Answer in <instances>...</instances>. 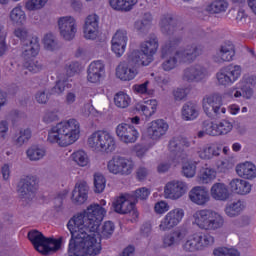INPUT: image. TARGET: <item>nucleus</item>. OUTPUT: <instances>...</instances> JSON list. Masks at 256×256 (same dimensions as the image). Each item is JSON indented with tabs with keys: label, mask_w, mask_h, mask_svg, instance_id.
Masks as SVG:
<instances>
[{
	"label": "nucleus",
	"mask_w": 256,
	"mask_h": 256,
	"mask_svg": "<svg viewBox=\"0 0 256 256\" xmlns=\"http://www.w3.org/2000/svg\"><path fill=\"white\" fill-rule=\"evenodd\" d=\"M88 195L89 186L87 185V182H78L72 191V201L76 205H83V203L87 201Z\"/></svg>",
	"instance_id": "30"
},
{
	"label": "nucleus",
	"mask_w": 256,
	"mask_h": 256,
	"mask_svg": "<svg viewBox=\"0 0 256 256\" xmlns=\"http://www.w3.org/2000/svg\"><path fill=\"white\" fill-rule=\"evenodd\" d=\"M192 217L193 225H197L203 231H217L225 225V218L212 209L197 210Z\"/></svg>",
	"instance_id": "3"
},
{
	"label": "nucleus",
	"mask_w": 256,
	"mask_h": 256,
	"mask_svg": "<svg viewBox=\"0 0 256 256\" xmlns=\"http://www.w3.org/2000/svg\"><path fill=\"white\" fill-rule=\"evenodd\" d=\"M182 173L184 177H187L188 179H192V177H195V174L197 173V163L195 162H187L182 167Z\"/></svg>",
	"instance_id": "51"
},
{
	"label": "nucleus",
	"mask_w": 256,
	"mask_h": 256,
	"mask_svg": "<svg viewBox=\"0 0 256 256\" xmlns=\"http://www.w3.org/2000/svg\"><path fill=\"white\" fill-rule=\"evenodd\" d=\"M105 208L91 204L83 214L73 216L67 223L71 238L68 244V256H97L101 253V239H111L115 233V224L106 221Z\"/></svg>",
	"instance_id": "1"
},
{
	"label": "nucleus",
	"mask_w": 256,
	"mask_h": 256,
	"mask_svg": "<svg viewBox=\"0 0 256 256\" xmlns=\"http://www.w3.org/2000/svg\"><path fill=\"white\" fill-rule=\"evenodd\" d=\"M137 109L146 116V119H149L150 117H153L157 111V100H148L144 105H139Z\"/></svg>",
	"instance_id": "41"
},
{
	"label": "nucleus",
	"mask_w": 256,
	"mask_h": 256,
	"mask_svg": "<svg viewBox=\"0 0 256 256\" xmlns=\"http://www.w3.org/2000/svg\"><path fill=\"white\" fill-rule=\"evenodd\" d=\"M88 146L94 151H105L113 153L115 149V138L106 131H96L88 137Z\"/></svg>",
	"instance_id": "7"
},
{
	"label": "nucleus",
	"mask_w": 256,
	"mask_h": 256,
	"mask_svg": "<svg viewBox=\"0 0 256 256\" xmlns=\"http://www.w3.org/2000/svg\"><path fill=\"white\" fill-rule=\"evenodd\" d=\"M203 111L209 119H220L225 115L227 109L223 106V96L221 94L206 95L202 100Z\"/></svg>",
	"instance_id": "8"
},
{
	"label": "nucleus",
	"mask_w": 256,
	"mask_h": 256,
	"mask_svg": "<svg viewBox=\"0 0 256 256\" xmlns=\"http://www.w3.org/2000/svg\"><path fill=\"white\" fill-rule=\"evenodd\" d=\"M133 161L125 157L115 156L107 164L109 173L113 175H131L133 173Z\"/></svg>",
	"instance_id": "11"
},
{
	"label": "nucleus",
	"mask_w": 256,
	"mask_h": 256,
	"mask_svg": "<svg viewBox=\"0 0 256 256\" xmlns=\"http://www.w3.org/2000/svg\"><path fill=\"white\" fill-rule=\"evenodd\" d=\"M203 53L201 47L192 44L176 51L179 63H193Z\"/></svg>",
	"instance_id": "22"
},
{
	"label": "nucleus",
	"mask_w": 256,
	"mask_h": 256,
	"mask_svg": "<svg viewBox=\"0 0 256 256\" xmlns=\"http://www.w3.org/2000/svg\"><path fill=\"white\" fill-rule=\"evenodd\" d=\"M213 255L214 256H240L241 254L237 249L219 247L214 249Z\"/></svg>",
	"instance_id": "52"
},
{
	"label": "nucleus",
	"mask_w": 256,
	"mask_h": 256,
	"mask_svg": "<svg viewBox=\"0 0 256 256\" xmlns=\"http://www.w3.org/2000/svg\"><path fill=\"white\" fill-rule=\"evenodd\" d=\"M236 173L242 179H255L256 167L251 162H245L236 166Z\"/></svg>",
	"instance_id": "35"
},
{
	"label": "nucleus",
	"mask_w": 256,
	"mask_h": 256,
	"mask_svg": "<svg viewBox=\"0 0 256 256\" xmlns=\"http://www.w3.org/2000/svg\"><path fill=\"white\" fill-rule=\"evenodd\" d=\"M184 217L185 210L182 208L170 210L160 222V231H171V229H175V227H177V225L183 221Z\"/></svg>",
	"instance_id": "14"
},
{
	"label": "nucleus",
	"mask_w": 256,
	"mask_h": 256,
	"mask_svg": "<svg viewBox=\"0 0 256 256\" xmlns=\"http://www.w3.org/2000/svg\"><path fill=\"white\" fill-rule=\"evenodd\" d=\"M112 207L115 213L119 215H127L131 211L135 213V201H133V196L129 193L116 197L112 203Z\"/></svg>",
	"instance_id": "15"
},
{
	"label": "nucleus",
	"mask_w": 256,
	"mask_h": 256,
	"mask_svg": "<svg viewBox=\"0 0 256 256\" xmlns=\"http://www.w3.org/2000/svg\"><path fill=\"white\" fill-rule=\"evenodd\" d=\"M72 160L79 165V167H87L89 165V156L83 150H78L72 154Z\"/></svg>",
	"instance_id": "47"
},
{
	"label": "nucleus",
	"mask_w": 256,
	"mask_h": 256,
	"mask_svg": "<svg viewBox=\"0 0 256 256\" xmlns=\"http://www.w3.org/2000/svg\"><path fill=\"white\" fill-rule=\"evenodd\" d=\"M182 249L186 253H195V251H201V249H203V236L199 234L189 236L182 245Z\"/></svg>",
	"instance_id": "32"
},
{
	"label": "nucleus",
	"mask_w": 256,
	"mask_h": 256,
	"mask_svg": "<svg viewBox=\"0 0 256 256\" xmlns=\"http://www.w3.org/2000/svg\"><path fill=\"white\" fill-rule=\"evenodd\" d=\"M208 75L207 68L201 64H194L182 71L184 83H201Z\"/></svg>",
	"instance_id": "13"
},
{
	"label": "nucleus",
	"mask_w": 256,
	"mask_h": 256,
	"mask_svg": "<svg viewBox=\"0 0 256 256\" xmlns=\"http://www.w3.org/2000/svg\"><path fill=\"white\" fill-rule=\"evenodd\" d=\"M45 148H39L37 146L30 147L27 151V157L30 161H40L46 155Z\"/></svg>",
	"instance_id": "45"
},
{
	"label": "nucleus",
	"mask_w": 256,
	"mask_h": 256,
	"mask_svg": "<svg viewBox=\"0 0 256 256\" xmlns=\"http://www.w3.org/2000/svg\"><path fill=\"white\" fill-rule=\"evenodd\" d=\"M17 193L23 203H31L37 193V181L35 177L27 176L22 178L18 183Z\"/></svg>",
	"instance_id": "10"
},
{
	"label": "nucleus",
	"mask_w": 256,
	"mask_h": 256,
	"mask_svg": "<svg viewBox=\"0 0 256 256\" xmlns=\"http://www.w3.org/2000/svg\"><path fill=\"white\" fill-rule=\"evenodd\" d=\"M14 35L18 39H20V41H22V43H24V41H29V37H31V36H29V30L25 27L16 28L14 30Z\"/></svg>",
	"instance_id": "57"
},
{
	"label": "nucleus",
	"mask_w": 256,
	"mask_h": 256,
	"mask_svg": "<svg viewBox=\"0 0 256 256\" xmlns=\"http://www.w3.org/2000/svg\"><path fill=\"white\" fill-rule=\"evenodd\" d=\"M139 67H143V64L137 60V56L130 54L127 61L117 66L116 77L121 81H133L139 75Z\"/></svg>",
	"instance_id": "9"
},
{
	"label": "nucleus",
	"mask_w": 256,
	"mask_h": 256,
	"mask_svg": "<svg viewBox=\"0 0 256 256\" xmlns=\"http://www.w3.org/2000/svg\"><path fill=\"white\" fill-rule=\"evenodd\" d=\"M65 87H67V81H57L55 86L51 89V95H62V93H65Z\"/></svg>",
	"instance_id": "56"
},
{
	"label": "nucleus",
	"mask_w": 256,
	"mask_h": 256,
	"mask_svg": "<svg viewBox=\"0 0 256 256\" xmlns=\"http://www.w3.org/2000/svg\"><path fill=\"white\" fill-rule=\"evenodd\" d=\"M246 204L244 200H235L233 202H229L225 205L224 213L227 217L234 219L235 217H239L245 210Z\"/></svg>",
	"instance_id": "33"
},
{
	"label": "nucleus",
	"mask_w": 256,
	"mask_h": 256,
	"mask_svg": "<svg viewBox=\"0 0 256 256\" xmlns=\"http://www.w3.org/2000/svg\"><path fill=\"white\" fill-rule=\"evenodd\" d=\"M58 27L61 37L65 41H71L75 39V33H77V22L75 18L71 16H64L59 18Z\"/></svg>",
	"instance_id": "16"
},
{
	"label": "nucleus",
	"mask_w": 256,
	"mask_h": 256,
	"mask_svg": "<svg viewBox=\"0 0 256 256\" xmlns=\"http://www.w3.org/2000/svg\"><path fill=\"white\" fill-rule=\"evenodd\" d=\"M114 103L119 109H127L131 105V97L125 92H118L114 96Z\"/></svg>",
	"instance_id": "42"
},
{
	"label": "nucleus",
	"mask_w": 256,
	"mask_h": 256,
	"mask_svg": "<svg viewBox=\"0 0 256 256\" xmlns=\"http://www.w3.org/2000/svg\"><path fill=\"white\" fill-rule=\"evenodd\" d=\"M44 5H47V0H27L25 8L28 11H37L43 9Z\"/></svg>",
	"instance_id": "54"
},
{
	"label": "nucleus",
	"mask_w": 256,
	"mask_h": 256,
	"mask_svg": "<svg viewBox=\"0 0 256 256\" xmlns=\"http://www.w3.org/2000/svg\"><path fill=\"white\" fill-rule=\"evenodd\" d=\"M36 101L41 105H45L47 101H49V94H47V91L45 90L38 91L36 93Z\"/></svg>",
	"instance_id": "61"
},
{
	"label": "nucleus",
	"mask_w": 256,
	"mask_h": 256,
	"mask_svg": "<svg viewBox=\"0 0 256 256\" xmlns=\"http://www.w3.org/2000/svg\"><path fill=\"white\" fill-rule=\"evenodd\" d=\"M28 239L39 253L42 255H49V253H55L61 249V244L63 243V236L58 239L47 238L43 233L38 230H32L28 232Z\"/></svg>",
	"instance_id": "4"
},
{
	"label": "nucleus",
	"mask_w": 256,
	"mask_h": 256,
	"mask_svg": "<svg viewBox=\"0 0 256 256\" xmlns=\"http://www.w3.org/2000/svg\"><path fill=\"white\" fill-rule=\"evenodd\" d=\"M205 131L212 137H219L221 135H228L233 131V122L223 119L218 123L210 122L206 125Z\"/></svg>",
	"instance_id": "21"
},
{
	"label": "nucleus",
	"mask_w": 256,
	"mask_h": 256,
	"mask_svg": "<svg viewBox=\"0 0 256 256\" xmlns=\"http://www.w3.org/2000/svg\"><path fill=\"white\" fill-rule=\"evenodd\" d=\"M215 177H217V172L213 168H203L198 175L199 183L203 184L210 183Z\"/></svg>",
	"instance_id": "46"
},
{
	"label": "nucleus",
	"mask_w": 256,
	"mask_h": 256,
	"mask_svg": "<svg viewBox=\"0 0 256 256\" xmlns=\"http://www.w3.org/2000/svg\"><path fill=\"white\" fill-rule=\"evenodd\" d=\"M24 69H27L30 71V73H39V71H42L43 69V64L37 60L33 59H25L23 63Z\"/></svg>",
	"instance_id": "49"
},
{
	"label": "nucleus",
	"mask_w": 256,
	"mask_h": 256,
	"mask_svg": "<svg viewBox=\"0 0 256 256\" xmlns=\"http://www.w3.org/2000/svg\"><path fill=\"white\" fill-rule=\"evenodd\" d=\"M147 175H149V170L143 166H140L136 171L138 181H145V179H147Z\"/></svg>",
	"instance_id": "62"
},
{
	"label": "nucleus",
	"mask_w": 256,
	"mask_h": 256,
	"mask_svg": "<svg viewBox=\"0 0 256 256\" xmlns=\"http://www.w3.org/2000/svg\"><path fill=\"white\" fill-rule=\"evenodd\" d=\"M41 51V44H39V37L33 35L22 43V57L24 59H33L39 55Z\"/></svg>",
	"instance_id": "23"
},
{
	"label": "nucleus",
	"mask_w": 256,
	"mask_h": 256,
	"mask_svg": "<svg viewBox=\"0 0 256 256\" xmlns=\"http://www.w3.org/2000/svg\"><path fill=\"white\" fill-rule=\"evenodd\" d=\"M83 29L85 39L95 41L99 37V17L97 14H91L86 18Z\"/></svg>",
	"instance_id": "24"
},
{
	"label": "nucleus",
	"mask_w": 256,
	"mask_h": 256,
	"mask_svg": "<svg viewBox=\"0 0 256 256\" xmlns=\"http://www.w3.org/2000/svg\"><path fill=\"white\" fill-rule=\"evenodd\" d=\"M102 79H105V64L101 60L91 62L87 68V81L97 85Z\"/></svg>",
	"instance_id": "19"
},
{
	"label": "nucleus",
	"mask_w": 256,
	"mask_h": 256,
	"mask_svg": "<svg viewBox=\"0 0 256 256\" xmlns=\"http://www.w3.org/2000/svg\"><path fill=\"white\" fill-rule=\"evenodd\" d=\"M169 131V124L163 119H157L150 123L147 133L153 141H159Z\"/></svg>",
	"instance_id": "25"
},
{
	"label": "nucleus",
	"mask_w": 256,
	"mask_h": 256,
	"mask_svg": "<svg viewBox=\"0 0 256 256\" xmlns=\"http://www.w3.org/2000/svg\"><path fill=\"white\" fill-rule=\"evenodd\" d=\"M81 71V64L79 62H71L69 65L66 66V73L68 77H73L77 75Z\"/></svg>",
	"instance_id": "58"
},
{
	"label": "nucleus",
	"mask_w": 256,
	"mask_h": 256,
	"mask_svg": "<svg viewBox=\"0 0 256 256\" xmlns=\"http://www.w3.org/2000/svg\"><path fill=\"white\" fill-rule=\"evenodd\" d=\"M185 195V183L177 180L170 181L164 188V196L166 199L173 201L181 199Z\"/></svg>",
	"instance_id": "26"
},
{
	"label": "nucleus",
	"mask_w": 256,
	"mask_h": 256,
	"mask_svg": "<svg viewBox=\"0 0 256 256\" xmlns=\"http://www.w3.org/2000/svg\"><path fill=\"white\" fill-rule=\"evenodd\" d=\"M81 125L76 119L62 121L52 127L48 133L49 143H58L60 147H69L79 139Z\"/></svg>",
	"instance_id": "2"
},
{
	"label": "nucleus",
	"mask_w": 256,
	"mask_h": 256,
	"mask_svg": "<svg viewBox=\"0 0 256 256\" xmlns=\"http://www.w3.org/2000/svg\"><path fill=\"white\" fill-rule=\"evenodd\" d=\"M189 199L192 203H195V205L204 206L209 203L211 197L209 196L207 188L203 186H195L189 192Z\"/></svg>",
	"instance_id": "29"
},
{
	"label": "nucleus",
	"mask_w": 256,
	"mask_h": 256,
	"mask_svg": "<svg viewBox=\"0 0 256 256\" xmlns=\"http://www.w3.org/2000/svg\"><path fill=\"white\" fill-rule=\"evenodd\" d=\"M128 41L127 30L120 29L116 31L112 38V51L117 57H121L125 53Z\"/></svg>",
	"instance_id": "27"
},
{
	"label": "nucleus",
	"mask_w": 256,
	"mask_h": 256,
	"mask_svg": "<svg viewBox=\"0 0 256 256\" xmlns=\"http://www.w3.org/2000/svg\"><path fill=\"white\" fill-rule=\"evenodd\" d=\"M227 9H229L227 0H213L206 6L205 11L210 15H219V13H225Z\"/></svg>",
	"instance_id": "38"
},
{
	"label": "nucleus",
	"mask_w": 256,
	"mask_h": 256,
	"mask_svg": "<svg viewBox=\"0 0 256 256\" xmlns=\"http://www.w3.org/2000/svg\"><path fill=\"white\" fill-rule=\"evenodd\" d=\"M239 77H241V66L239 65H228L220 69L216 74L219 85H224L225 87L233 85Z\"/></svg>",
	"instance_id": "12"
},
{
	"label": "nucleus",
	"mask_w": 256,
	"mask_h": 256,
	"mask_svg": "<svg viewBox=\"0 0 256 256\" xmlns=\"http://www.w3.org/2000/svg\"><path fill=\"white\" fill-rule=\"evenodd\" d=\"M235 57V45L231 41H226L220 45L213 56L214 63H229Z\"/></svg>",
	"instance_id": "18"
},
{
	"label": "nucleus",
	"mask_w": 256,
	"mask_h": 256,
	"mask_svg": "<svg viewBox=\"0 0 256 256\" xmlns=\"http://www.w3.org/2000/svg\"><path fill=\"white\" fill-rule=\"evenodd\" d=\"M153 21V16L151 13H145L142 20H137L134 24V29L140 35H147L149 29L151 28V22Z\"/></svg>",
	"instance_id": "40"
},
{
	"label": "nucleus",
	"mask_w": 256,
	"mask_h": 256,
	"mask_svg": "<svg viewBox=\"0 0 256 256\" xmlns=\"http://www.w3.org/2000/svg\"><path fill=\"white\" fill-rule=\"evenodd\" d=\"M44 48L47 51H55V49H59V44L57 43V38L52 33L46 34L44 36Z\"/></svg>",
	"instance_id": "50"
},
{
	"label": "nucleus",
	"mask_w": 256,
	"mask_h": 256,
	"mask_svg": "<svg viewBox=\"0 0 256 256\" xmlns=\"http://www.w3.org/2000/svg\"><path fill=\"white\" fill-rule=\"evenodd\" d=\"M147 87H149V81H145L142 84H136L133 86V90L136 93H140L141 95H145V93H147Z\"/></svg>",
	"instance_id": "64"
},
{
	"label": "nucleus",
	"mask_w": 256,
	"mask_h": 256,
	"mask_svg": "<svg viewBox=\"0 0 256 256\" xmlns=\"http://www.w3.org/2000/svg\"><path fill=\"white\" fill-rule=\"evenodd\" d=\"M181 113L182 119H184V121H193L197 119V117H199V109L197 107V104L193 102H186L182 106Z\"/></svg>",
	"instance_id": "36"
},
{
	"label": "nucleus",
	"mask_w": 256,
	"mask_h": 256,
	"mask_svg": "<svg viewBox=\"0 0 256 256\" xmlns=\"http://www.w3.org/2000/svg\"><path fill=\"white\" fill-rule=\"evenodd\" d=\"M181 43L180 37L171 38L166 41L161 48L162 57L166 60L162 63L161 67L163 71H173L179 63V57L176 55L175 49L179 47Z\"/></svg>",
	"instance_id": "5"
},
{
	"label": "nucleus",
	"mask_w": 256,
	"mask_h": 256,
	"mask_svg": "<svg viewBox=\"0 0 256 256\" xmlns=\"http://www.w3.org/2000/svg\"><path fill=\"white\" fill-rule=\"evenodd\" d=\"M210 195L215 201H228L231 197L229 187L225 183H214L210 189Z\"/></svg>",
	"instance_id": "31"
},
{
	"label": "nucleus",
	"mask_w": 256,
	"mask_h": 256,
	"mask_svg": "<svg viewBox=\"0 0 256 256\" xmlns=\"http://www.w3.org/2000/svg\"><path fill=\"white\" fill-rule=\"evenodd\" d=\"M232 193L237 195H247L251 193V184L243 179L235 178L229 183Z\"/></svg>",
	"instance_id": "34"
},
{
	"label": "nucleus",
	"mask_w": 256,
	"mask_h": 256,
	"mask_svg": "<svg viewBox=\"0 0 256 256\" xmlns=\"http://www.w3.org/2000/svg\"><path fill=\"white\" fill-rule=\"evenodd\" d=\"M189 232L185 228H178L163 238L164 247H179Z\"/></svg>",
	"instance_id": "28"
},
{
	"label": "nucleus",
	"mask_w": 256,
	"mask_h": 256,
	"mask_svg": "<svg viewBox=\"0 0 256 256\" xmlns=\"http://www.w3.org/2000/svg\"><path fill=\"white\" fill-rule=\"evenodd\" d=\"M154 210L158 215H163V213H167L169 210V204L165 201L157 202L154 206Z\"/></svg>",
	"instance_id": "60"
},
{
	"label": "nucleus",
	"mask_w": 256,
	"mask_h": 256,
	"mask_svg": "<svg viewBox=\"0 0 256 256\" xmlns=\"http://www.w3.org/2000/svg\"><path fill=\"white\" fill-rule=\"evenodd\" d=\"M128 195L132 196V201L137 203V201H145L151 195V191L145 187L139 188L132 193H128Z\"/></svg>",
	"instance_id": "48"
},
{
	"label": "nucleus",
	"mask_w": 256,
	"mask_h": 256,
	"mask_svg": "<svg viewBox=\"0 0 256 256\" xmlns=\"http://www.w3.org/2000/svg\"><path fill=\"white\" fill-rule=\"evenodd\" d=\"M116 135L123 143H135L139 139V132L135 126L121 123L116 127Z\"/></svg>",
	"instance_id": "20"
},
{
	"label": "nucleus",
	"mask_w": 256,
	"mask_h": 256,
	"mask_svg": "<svg viewBox=\"0 0 256 256\" xmlns=\"http://www.w3.org/2000/svg\"><path fill=\"white\" fill-rule=\"evenodd\" d=\"M107 181L105 180V176L102 174H95L94 175V191L95 193H103L105 191V185Z\"/></svg>",
	"instance_id": "53"
},
{
	"label": "nucleus",
	"mask_w": 256,
	"mask_h": 256,
	"mask_svg": "<svg viewBox=\"0 0 256 256\" xmlns=\"http://www.w3.org/2000/svg\"><path fill=\"white\" fill-rule=\"evenodd\" d=\"M175 101H183L187 97V92L183 88H177L173 91Z\"/></svg>",
	"instance_id": "63"
},
{
	"label": "nucleus",
	"mask_w": 256,
	"mask_h": 256,
	"mask_svg": "<svg viewBox=\"0 0 256 256\" xmlns=\"http://www.w3.org/2000/svg\"><path fill=\"white\" fill-rule=\"evenodd\" d=\"M27 19V16L25 15V11L21 9L20 6L15 7L11 12H10V20L12 23H15L16 25H23Z\"/></svg>",
	"instance_id": "43"
},
{
	"label": "nucleus",
	"mask_w": 256,
	"mask_h": 256,
	"mask_svg": "<svg viewBox=\"0 0 256 256\" xmlns=\"http://www.w3.org/2000/svg\"><path fill=\"white\" fill-rule=\"evenodd\" d=\"M197 154L200 157V159L204 160L213 159V157L219 155V153H217V150H215V147L211 146L210 144H207L199 148Z\"/></svg>",
	"instance_id": "44"
},
{
	"label": "nucleus",
	"mask_w": 256,
	"mask_h": 256,
	"mask_svg": "<svg viewBox=\"0 0 256 256\" xmlns=\"http://www.w3.org/2000/svg\"><path fill=\"white\" fill-rule=\"evenodd\" d=\"M33 133L29 128H22L12 136V143L15 147H23L26 143H29Z\"/></svg>",
	"instance_id": "37"
},
{
	"label": "nucleus",
	"mask_w": 256,
	"mask_h": 256,
	"mask_svg": "<svg viewBox=\"0 0 256 256\" xmlns=\"http://www.w3.org/2000/svg\"><path fill=\"white\" fill-rule=\"evenodd\" d=\"M157 49H159V39L154 36L142 42L140 51L134 50L131 56H136V59L142 64V67H147L153 63V56L157 53Z\"/></svg>",
	"instance_id": "6"
},
{
	"label": "nucleus",
	"mask_w": 256,
	"mask_h": 256,
	"mask_svg": "<svg viewBox=\"0 0 256 256\" xmlns=\"http://www.w3.org/2000/svg\"><path fill=\"white\" fill-rule=\"evenodd\" d=\"M168 147L169 151L175 155L176 163H181L187 157L185 150L191 147V143L185 138H173Z\"/></svg>",
	"instance_id": "17"
},
{
	"label": "nucleus",
	"mask_w": 256,
	"mask_h": 256,
	"mask_svg": "<svg viewBox=\"0 0 256 256\" xmlns=\"http://www.w3.org/2000/svg\"><path fill=\"white\" fill-rule=\"evenodd\" d=\"M177 22L171 15H164L160 20V29L164 35H173L176 28Z\"/></svg>",
	"instance_id": "39"
},
{
	"label": "nucleus",
	"mask_w": 256,
	"mask_h": 256,
	"mask_svg": "<svg viewBox=\"0 0 256 256\" xmlns=\"http://www.w3.org/2000/svg\"><path fill=\"white\" fill-rule=\"evenodd\" d=\"M44 123L49 125V123H55V121H59V115L57 111H47L43 117Z\"/></svg>",
	"instance_id": "59"
},
{
	"label": "nucleus",
	"mask_w": 256,
	"mask_h": 256,
	"mask_svg": "<svg viewBox=\"0 0 256 256\" xmlns=\"http://www.w3.org/2000/svg\"><path fill=\"white\" fill-rule=\"evenodd\" d=\"M109 4L115 11H129L127 0H109Z\"/></svg>",
	"instance_id": "55"
}]
</instances>
